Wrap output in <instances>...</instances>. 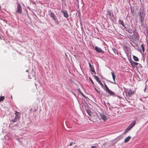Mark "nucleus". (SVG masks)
Instances as JSON below:
<instances>
[{
	"label": "nucleus",
	"mask_w": 148,
	"mask_h": 148,
	"mask_svg": "<svg viewBox=\"0 0 148 148\" xmlns=\"http://www.w3.org/2000/svg\"><path fill=\"white\" fill-rule=\"evenodd\" d=\"M89 66L90 68V69H91V71L93 72H94L95 74H96V72L95 71V69L93 67V66L91 65V64H90V63H89Z\"/></svg>",
	"instance_id": "obj_10"
},
{
	"label": "nucleus",
	"mask_w": 148,
	"mask_h": 148,
	"mask_svg": "<svg viewBox=\"0 0 148 148\" xmlns=\"http://www.w3.org/2000/svg\"><path fill=\"white\" fill-rule=\"evenodd\" d=\"M88 111H87V112L88 113V114H89V112H88ZM89 115H90L89 114Z\"/></svg>",
	"instance_id": "obj_31"
},
{
	"label": "nucleus",
	"mask_w": 148,
	"mask_h": 148,
	"mask_svg": "<svg viewBox=\"0 0 148 148\" xmlns=\"http://www.w3.org/2000/svg\"><path fill=\"white\" fill-rule=\"evenodd\" d=\"M132 32H133V31H132V30H130V31H129V33H132Z\"/></svg>",
	"instance_id": "obj_27"
},
{
	"label": "nucleus",
	"mask_w": 148,
	"mask_h": 148,
	"mask_svg": "<svg viewBox=\"0 0 148 148\" xmlns=\"http://www.w3.org/2000/svg\"><path fill=\"white\" fill-rule=\"evenodd\" d=\"M130 62L132 66L133 67H134L135 65H137L138 64L137 62H134L132 60L130 61Z\"/></svg>",
	"instance_id": "obj_9"
},
{
	"label": "nucleus",
	"mask_w": 148,
	"mask_h": 148,
	"mask_svg": "<svg viewBox=\"0 0 148 148\" xmlns=\"http://www.w3.org/2000/svg\"><path fill=\"white\" fill-rule=\"evenodd\" d=\"M133 58L136 61H138L139 60V59L138 57L135 56H133Z\"/></svg>",
	"instance_id": "obj_17"
},
{
	"label": "nucleus",
	"mask_w": 148,
	"mask_h": 148,
	"mask_svg": "<svg viewBox=\"0 0 148 148\" xmlns=\"http://www.w3.org/2000/svg\"><path fill=\"white\" fill-rule=\"evenodd\" d=\"M11 99H12V96H11Z\"/></svg>",
	"instance_id": "obj_32"
},
{
	"label": "nucleus",
	"mask_w": 148,
	"mask_h": 148,
	"mask_svg": "<svg viewBox=\"0 0 148 148\" xmlns=\"http://www.w3.org/2000/svg\"><path fill=\"white\" fill-rule=\"evenodd\" d=\"M95 49L97 52L99 53L103 52V51L101 49L99 48L97 46H95Z\"/></svg>",
	"instance_id": "obj_5"
},
{
	"label": "nucleus",
	"mask_w": 148,
	"mask_h": 148,
	"mask_svg": "<svg viewBox=\"0 0 148 148\" xmlns=\"http://www.w3.org/2000/svg\"><path fill=\"white\" fill-rule=\"evenodd\" d=\"M100 116L101 117V118L103 120V121H105L107 119V118L105 116V115L103 113H100Z\"/></svg>",
	"instance_id": "obj_6"
},
{
	"label": "nucleus",
	"mask_w": 148,
	"mask_h": 148,
	"mask_svg": "<svg viewBox=\"0 0 148 148\" xmlns=\"http://www.w3.org/2000/svg\"><path fill=\"white\" fill-rule=\"evenodd\" d=\"M108 92L110 95L114 96L115 95L114 92L110 90L108 91Z\"/></svg>",
	"instance_id": "obj_14"
},
{
	"label": "nucleus",
	"mask_w": 148,
	"mask_h": 148,
	"mask_svg": "<svg viewBox=\"0 0 148 148\" xmlns=\"http://www.w3.org/2000/svg\"><path fill=\"white\" fill-rule=\"evenodd\" d=\"M62 12L64 14V16L66 18H67L69 16V15L67 12L66 10H62Z\"/></svg>",
	"instance_id": "obj_8"
},
{
	"label": "nucleus",
	"mask_w": 148,
	"mask_h": 148,
	"mask_svg": "<svg viewBox=\"0 0 148 148\" xmlns=\"http://www.w3.org/2000/svg\"><path fill=\"white\" fill-rule=\"evenodd\" d=\"M108 14L110 16H111L112 14L111 12L110 11H108Z\"/></svg>",
	"instance_id": "obj_23"
},
{
	"label": "nucleus",
	"mask_w": 148,
	"mask_h": 148,
	"mask_svg": "<svg viewBox=\"0 0 148 148\" xmlns=\"http://www.w3.org/2000/svg\"><path fill=\"white\" fill-rule=\"evenodd\" d=\"M5 98L4 96H0V102L3 100Z\"/></svg>",
	"instance_id": "obj_20"
},
{
	"label": "nucleus",
	"mask_w": 148,
	"mask_h": 148,
	"mask_svg": "<svg viewBox=\"0 0 148 148\" xmlns=\"http://www.w3.org/2000/svg\"><path fill=\"white\" fill-rule=\"evenodd\" d=\"M92 148H97V147L95 146H92L91 147Z\"/></svg>",
	"instance_id": "obj_28"
},
{
	"label": "nucleus",
	"mask_w": 148,
	"mask_h": 148,
	"mask_svg": "<svg viewBox=\"0 0 148 148\" xmlns=\"http://www.w3.org/2000/svg\"><path fill=\"white\" fill-rule=\"evenodd\" d=\"M111 74L112 75V78L113 79V80L114 82H115V78L116 76H115V75L114 74V72H112Z\"/></svg>",
	"instance_id": "obj_16"
},
{
	"label": "nucleus",
	"mask_w": 148,
	"mask_h": 148,
	"mask_svg": "<svg viewBox=\"0 0 148 148\" xmlns=\"http://www.w3.org/2000/svg\"><path fill=\"white\" fill-rule=\"evenodd\" d=\"M136 121H134L132 122L126 130H131L135 125Z\"/></svg>",
	"instance_id": "obj_3"
},
{
	"label": "nucleus",
	"mask_w": 148,
	"mask_h": 148,
	"mask_svg": "<svg viewBox=\"0 0 148 148\" xmlns=\"http://www.w3.org/2000/svg\"><path fill=\"white\" fill-rule=\"evenodd\" d=\"M73 143H72V142L71 143H70L69 145H70V146H71L73 144Z\"/></svg>",
	"instance_id": "obj_30"
},
{
	"label": "nucleus",
	"mask_w": 148,
	"mask_h": 148,
	"mask_svg": "<svg viewBox=\"0 0 148 148\" xmlns=\"http://www.w3.org/2000/svg\"><path fill=\"white\" fill-rule=\"evenodd\" d=\"M112 111L116 113V112H118L119 110L118 108H115L112 109Z\"/></svg>",
	"instance_id": "obj_13"
},
{
	"label": "nucleus",
	"mask_w": 148,
	"mask_h": 148,
	"mask_svg": "<svg viewBox=\"0 0 148 148\" xmlns=\"http://www.w3.org/2000/svg\"><path fill=\"white\" fill-rule=\"evenodd\" d=\"M128 130H126V131H125V132L124 134H125L128 131Z\"/></svg>",
	"instance_id": "obj_26"
},
{
	"label": "nucleus",
	"mask_w": 148,
	"mask_h": 148,
	"mask_svg": "<svg viewBox=\"0 0 148 148\" xmlns=\"http://www.w3.org/2000/svg\"><path fill=\"white\" fill-rule=\"evenodd\" d=\"M50 16L51 17L54 21L56 20V18L55 17V15L52 12H51L50 14Z\"/></svg>",
	"instance_id": "obj_15"
},
{
	"label": "nucleus",
	"mask_w": 148,
	"mask_h": 148,
	"mask_svg": "<svg viewBox=\"0 0 148 148\" xmlns=\"http://www.w3.org/2000/svg\"><path fill=\"white\" fill-rule=\"evenodd\" d=\"M38 108V106L35 105L33 106V108L31 109V111H33V112H35L37 110Z\"/></svg>",
	"instance_id": "obj_7"
},
{
	"label": "nucleus",
	"mask_w": 148,
	"mask_h": 148,
	"mask_svg": "<svg viewBox=\"0 0 148 148\" xmlns=\"http://www.w3.org/2000/svg\"><path fill=\"white\" fill-rule=\"evenodd\" d=\"M140 18H141V19L142 18V16L141 15V12L140 13Z\"/></svg>",
	"instance_id": "obj_29"
},
{
	"label": "nucleus",
	"mask_w": 148,
	"mask_h": 148,
	"mask_svg": "<svg viewBox=\"0 0 148 148\" xmlns=\"http://www.w3.org/2000/svg\"><path fill=\"white\" fill-rule=\"evenodd\" d=\"M104 86L105 89L108 92L110 89L105 83H104Z\"/></svg>",
	"instance_id": "obj_19"
},
{
	"label": "nucleus",
	"mask_w": 148,
	"mask_h": 148,
	"mask_svg": "<svg viewBox=\"0 0 148 148\" xmlns=\"http://www.w3.org/2000/svg\"><path fill=\"white\" fill-rule=\"evenodd\" d=\"M17 10L16 12L19 14H21L22 13V8L21 7L19 3L17 4Z\"/></svg>",
	"instance_id": "obj_2"
},
{
	"label": "nucleus",
	"mask_w": 148,
	"mask_h": 148,
	"mask_svg": "<svg viewBox=\"0 0 148 148\" xmlns=\"http://www.w3.org/2000/svg\"><path fill=\"white\" fill-rule=\"evenodd\" d=\"M141 47L142 48L143 51L144 52L145 51V48L144 47L143 44H142L141 45Z\"/></svg>",
	"instance_id": "obj_21"
},
{
	"label": "nucleus",
	"mask_w": 148,
	"mask_h": 148,
	"mask_svg": "<svg viewBox=\"0 0 148 148\" xmlns=\"http://www.w3.org/2000/svg\"><path fill=\"white\" fill-rule=\"evenodd\" d=\"M136 91L135 90H133L132 89H130L128 90L127 95L131 97L135 93Z\"/></svg>",
	"instance_id": "obj_4"
},
{
	"label": "nucleus",
	"mask_w": 148,
	"mask_h": 148,
	"mask_svg": "<svg viewBox=\"0 0 148 148\" xmlns=\"http://www.w3.org/2000/svg\"><path fill=\"white\" fill-rule=\"evenodd\" d=\"M15 114L16 115L14 119L11 120V122L12 123H15L16 122L20 117V113L19 112L16 111Z\"/></svg>",
	"instance_id": "obj_1"
},
{
	"label": "nucleus",
	"mask_w": 148,
	"mask_h": 148,
	"mask_svg": "<svg viewBox=\"0 0 148 148\" xmlns=\"http://www.w3.org/2000/svg\"><path fill=\"white\" fill-rule=\"evenodd\" d=\"M93 77L98 82H99V81H100L99 79V77H97L96 75H93Z\"/></svg>",
	"instance_id": "obj_18"
},
{
	"label": "nucleus",
	"mask_w": 148,
	"mask_h": 148,
	"mask_svg": "<svg viewBox=\"0 0 148 148\" xmlns=\"http://www.w3.org/2000/svg\"><path fill=\"white\" fill-rule=\"evenodd\" d=\"M123 88L124 89L125 92V93H126L127 92V89L124 87Z\"/></svg>",
	"instance_id": "obj_25"
},
{
	"label": "nucleus",
	"mask_w": 148,
	"mask_h": 148,
	"mask_svg": "<svg viewBox=\"0 0 148 148\" xmlns=\"http://www.w3.org/2000/svg\"><path fill=\"white\" fill-rule=\"evenodd\" d=\"M26 71L27 72V71H28V70H26Z\"/></svg>",
	"instance_id": "obj_34"
},
{
	"label": "nucleus",
	"mask_w": 148,
	"mask_h": 148,
	"mask_svg": "<svg viewBox=\"0 0 148 148\" xmlns=\"http://www.w3.org/2000/svg\"><path fill=\"white\" fill-rule=\"evenodd\" d=\"M1 6H0V10H1Z\"/></svg>",
	"instance_id": "obj_33"
},
{
	"label": "nucleus",
	"mask_w": 148,
	"mask_h": 148,
	"mask_svg": "<svg viewBox=\"0 0 148 148\" xmlns=\"http://www.w3.org/2000/svg\"><path fill=\"white\" fill-rule=\"evenodd\" d=\"M119 24L121 25L123 27H125L124 26V22L121 19H119Z\"/></svg>",
	"instance_id": "obj_12"
},
{
	"label": "nucleus",
	"mask_w": 148,
	"mask_h": 148,
	"mask_svg": "<svg viewBox=\"0 0 148 148\" xmlns=\"http://www.w3.org/2000/svg\"><path fill=\"white\" fill-rule=\"evenodd\" d=\"M131 138V137L130 136H128L124 140V142L125 143H127L128 142Z\"/></svg>",
	"instance_id": "obj_11"
},
{
	"label": "nucleus",
	"mask_w": 148,
	"mask_h": 148,
	"mask_svg": "<svg viewBox=\"0 0 148 148\" xmlns=\"http://www.w3.org/2000/svg\"><path fill=\"white\" fill-rule=\"evenodd\" d=\"M89 79L90 80V81L92 83V84H94L93 81H92V79L90 77H89Z\"/></svg>",
	"instance_id": "obj_24"
},
{
	"label": "nucleus",
	"mask_w": 148,
	"mask_h": 148,
	"mask_svg": "<svg viewBox=\"0 0 148 148\" xmlns=\"http://www.w3.org/2000/svg\"><path fill=\"white\" fill-rule=\"evenodd\" d=\"M98 83H99V84H100L101 85V87H103V85L102 83L100 81H99Z\"/></svg>",
	"instance_id": "obj_22"
}]
</instances>
